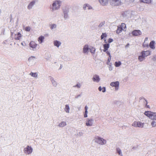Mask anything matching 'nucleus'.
I'll return each instance as SVG.
<instances>
[{"label": "nucleus", "mask_w": 156, "mask_h": 156, "mask_svg": "<svg viewBox=\"0 0 156 156\" xmlns=\"http://www.w3.org/2000/svg\"><path fill=\"white\" fill-rule=\"evenodd\" d=\"M62 3V2L60 0H55L53 1L50 7L51 12H53L58 10L61 7Z\"/></svg>", "instance_id": "1"}, {"label": "nucleus", "mask_w": 156, "mask_h": 156, "mask_svg": "<svg viewBox=\"0 0 156 156\" xmlns=\"http://www.w3.org/2000/svg\"><path fill=\"white\" fill-rule=\"evenodd\" d=\"M89 51L92 54H94L96 51V49L93 47L90 46L88 44L84 45L83 47V53L84 54H88Z\"/></svg>", "instance_id": "2"}, {"label": "nucleus", "mask_w": 156, "mask_h": 156, "mask_svg": "<svg viewBox=\"0 0 156 156\" xmlns=\"http://www.w3.org/2000/svg\"><path fill=\"white\" fill-rule=\"evenodd\" d=\"M151 51L148 50L146 51H142L140 53V55L139 56L138 59L140 62L143 61L146 57L151 55Z\"/></svg>", "instance_id": "3"}, {"label": "nucleus", "mask_w": 156, "mask_h": 156, "mask_svg": "<svg viewBox=\"0 0 156 156\" xmlns=\"http://www.w3.org/2000/svg\"><path fill=\"white\" fill-rule=\"evenodd\" d=\"M144 114L150 119L156 121V112L147 111L145 112Z\"/></svg>", "instance_id": "4"}, {"label": "nucleus", "mask_w": 156, "mask_h": 156, "mask_svg": "<svg viewBox=\"0 0 156 156\" xmlns=\"http://www.w3.org/2000/svg\"><path fill=\"white\" fill-rule=\"evenodd\" d=\"M33 151L34 149L32 147L29 145H27L23 150L24 153L27 155L31 154L33 153Z\"/></svg>", "instance_id": "5"}, {"label": "nucleus", "mask_w": 156, "mask_h": 156, "mask_svg": "<svg viewBox=\"0 0 156 156\" xmlns=\"http://www.w3.org/2000/svg\"><path fill=\"white\" fill-rule=\"evenodd\" d=\"M94 141L96 143L102 145H105L106 144V140L98 136L95 137Z\"/></svg>", "instance_id": "6"}, {"label": "nucleus", "mask_w": 156, "mask_h": 156, "mask_svg": "<svg viewBox=\"0 0 156 156\" xmlns=\"http://www.w3.org/2000/svg\"><path fill=\"white\" fill-rule=\"evenodd\" d=\"M145 125L144 122H142L140 121H134L132 124V126L135 127L143 128Z\"/></svg>", "instance_id": "7"}, {"label": "nucleus", "mask_w": 156, "mask_h": 156, "mask_svg": "<svg viewBox=\"0 0 156 156\" xmlns=\"http://www.w3.org/2000/svg\"><path fill=\"white\" fill-rule=\"evenodd\" d=\"M85 124L87 126L90 127L94 125V120L92 118H87L86 119Z\"/></svg>", "instance_id": "8"}, {"label": "nucleus", "mask_w": 156, "mask_h": 156, "mask_svg": "<svg viewBox=\"0 0 156 156\" xmlns=\"http://www.w3.org/2000/svg\"><path fill=\"white\" fill-rule=\"evenodd\" d=\"M110 2L111 5L113 6L119 5L122 4L121 0H110Z\"/></svg>", "instance_id": "9"}, {"label": "nucleus", "mask_w": 156, "mask_h": 156, "mask_svg": "<svg viewBox=\"0 0 156 156\" xmlns=\"http://www.w3.org/2000/svg\"><path fill=\"white\" fill-rule=\"evenodd\" d=\"M119 82L118 81L113 82L110 83V85L112 87H115V90H118L119 89Z\"/></svg>", "instance_id": "10"}, {"label": "nucleus", "mask_w": 156, "mask_h": 156, "mask_svg": "<svg viewBox=\"0 0 156 156\" xmlns=\"http://www.w3.org/2000/svg\"><path fill=\"white\" fill-rule=\"evenodd\" d=\"M35 58L33 56L29 57L28 58L29 64L30 65H33L35 63Z\"/></svg>", "instance_id": "11"}, {"label": "nucleus", "mask_w": 156, "mask_h": 156, "mask_svg": "<svg viewBox=\"0 0 156 156\" xmlns=\"http://www.w3.org/2000/svg\"><path fill=\"white\" fill-rule=\"evenodd\" d=\"M134 36H138L142 34L141 32L139 30H134L131 33Z\"/></svg>", "instance_id": "12"}, {"label": "nucleus", "mask_w": 156, "mask_h": 156, "mask_svg": "<svg viewBox=\"0 0 156 156\" xmlns=\"http://www.w3.org/2000/svg\"><path fill=\"white\" fill-rule=\"evenodd\" d=\"M37 2V0H33L30 2L27 6V8L28 9H31L35 3Z\"/></svg>", "instance_id": "13"}, {"label": "nucleus", "mask_w": 156, "mask_h": 156, "mask_svg": "<svg viewBox=\"0 0 156 156\" xmlns=\"http://www.w3.org/2000/svg\"><path fill=\"white\" fill-rule=\"evenodd\" d=\"M53 44L55 46L59 48L61 46L62 43L60 41L56 40L53 41Z\"/></svg>", "instance_id": "14"}, {"label": "nucleus", "mask_w": 156, "mask_h": 156, "mask_svg": "<svg viewBox=\"0 0 156 156\" xmlns=\"http://www.w3.org/2000/svg\"><path fill=\"white\" fill-rule=\"evenodd\" d=\"M98 1L101 5L105 6L108 5L109 0H98Z\"/></svg>", "instance_id": "15"}, {"label": "nucleus", "mask_w": 156, "mask_h": 156, "mask_svg": "<svg viewBox=\"0 0 156 156\" xmlns=\"http://www.w3.org/2000/svg\"><path fill=\"white\" fill-rule=\"evenodd\" d=\"M92 80L93 81L98 83L100 81V78L99 76L95 75L93 76Z\"/></svg>", "instance_id": "16"}, {"label": "nucleus", "mask_w": 156, "mask_h": 156, "mask_svg": "<svg viewBox=\"0 0 156 156\" xmlns=\"http://www.w3.org/2000/svg\"><path fill=\"white\" fill-rule=\"evenodd\" d=\"M50 79L53 86L54 87H56L58 85V83L55 80L54 78L52 77H51Z\"/></svg>", "instance_id": "17"}, {"label": "nucleus", "mask_w": 156, "mask_h": 156, "mask_svg": "<svg viewBox=\"0 0 156 156\" xmlns=\"http://www.w3.org/2000/svg\"><path fill=\"white\" fill-rule=\"evenodd\" d=\"M29 45L30 47L32 48L33 50H34V49H35L37 46V44L33 41L30 42Z\"/></svg>", "instance_id": "18"}, {"label": "nucleus", "mask_w": 156, "mask_h": 156, "mask_svg": "<svg viewBox=\"0 0 156 156\" xmlns=\"http://www.w3.org/2000/svg\"><path fill=\"white\" fill-rule=\"evenodd\" d=\"M22 37V35L20 32H18L14 35V38L16 40H20Z\"/></svg>", "instance_id": "19"}, {"label": "nucleus", "mask_w": 156, "mask_h": 156, "mask_svg": "<svg viewBox=\"0 0 156 156\" xmlns=\"http://www.w3.org/2000/svg\"><path fill=\"white\" fill-rule=\"evenodd\" d=\"M66 125L67 123L66 122L62 121L58 125V127L59 128H63Z\"/></svg>", "instance_id": "20"}, {"label": "nucleus", "mask_w": 156, "mask_h": 156, "mask_svg": "<svg viewBox=\"0 0 156 156\" xmlns=\"http://www.w3.org/2000/svg\"><path fill=\"white\" fill-rule=\"evenodd\" d=\"M83 8L85 10H90L92 9V7L89 4H86L83 5Z\"/></svg>", "instance_id": "21"}, {"label": "nucleus", "mask_w": 156, "mask_h": 156, "mask_svg": "<svg viewBox=\"0 0 156 156\" xmlns=\"http://www.w3.org/2000/svg\"><path fill=\"white\" fill-rule=\"evenodd\" d=\"M88 107L87 106H86L84 108L85 112L83 115L84 117L85 118H86L88 117Z\"/></svg>", "instance_id": "22"}, {"label": "nucleus", "mask_w": 156, "mask_h": 156, "mask_svg": "<svg viewBox=\"0 0 156 156\" xmlns=\"http://www.w3.org/2000/svg\"><path fill=\"white\" fill-rule=\"evenodd\" d=\"M70 107L68 105H65L64 110L67 113H69L70 112Z\"/></svg>", "instance_id": "23"}, {"label": "nucleus", "mask_w": 156, "mask_h": 156, "mask_svg": "<svg viewBox=\"0 0 156 156\" xmlns=\"http://www.w3.org/2000/svg\"><path fill=\"white\" fill-rule=\"evenodd\" d=\"M109 46L110 44H104L103 45V47L104 48L103 51L104 52H106V51L108 50V49L109 48Z\"/></svg>", "instance_id": "24"}, {"label": "nucleus", "mask_w": 156, "mask_h": 156, "mask_svg": "<svg viewBox=\"0 0 156 156\" xmlns=\"http://www.w3.org/2000/svg\"><path fill=\"white\" fill-rule=\"evenodd\" d=\"M63 16L65 20L69 18L68 12L66 11H64L63 12Z\"/></svg>", "instance_id": "25"}, {"label": "nucleus", "mask_w": 156, "mask_h": 156, "mask_svg": "<svg viewBox=\"0 0 156 156\" xmlns=\"http://www.w3.org/2000/svg\"><path fill=\"white\" fill-rule=\"evenodd\" d=\"M155 42L154 41H152L150 42L149 44V46L151 48L153 49H154L155 48Z\"/></svg>", "instance_id": "26"}, {"label": "nucleus", "mask_w": 156, "mask_h": 156, "mask_svg": "<svg viewBox=\"0 0 156 156\" xmlns=\"http://www.w3.org/2000/svg\"><path fill=\"white\" fill-rule=\"evenodd\" d=\"M44 39V37L43 36H40L38 38V41L39 44L42 43Z\"/></svg>", "instance_id": "27"}, {"label": "nucleus", "mask_w": 156, "mask_h": 156, "mask_svg": "<svg viewBox=\"0 0 156 156\" xmlns=\"http://www.w3.org/2000/svg\"><path fill=\"white\" fill-rule=\"evenodd\" d=\"M31 76L34 78H37L38 76V74L36 73H33L31 72L29 74Z\"/></svg>", "instance_id": "28"}, {"label": "nucleus", "mask_w": 156, "mask_h": 156, "mask_svg": "<svg viewBox=\"0 0 156 156\" xmlns=\"http://www.w3.org/2000/svg\"><path fill=\"white\" fill-rule=\"evenodd\" d=\"M98 90L99 91H102V92L104 93L106 91V88L105 87H101L100 86L98 87Z\"/></svg>", "instance_id": "29"}, {"label": "nucleus", "mask_w": 156, "mask_h": 156, "mask_svg": "<svg viewBox=\"0 0 156 156\" xmlns=\"http://www.w3.org/2000/svg\"><path fill=\"white\" fill-rule=\"evenodd\" d=\"M116 151L119 155L120 156H122V154L121 150L119 148L116 149Z\"/></svg>", "instance_id": "30"}, {"label": "nucleus", "mask_w": 156, "mask_h": 156, "mask_svg": "<svg viewBox=\"0 0 156 156\" xmlns=\"http://www.w3.org/2000/svg\"><path fill=\"white\" fill-rule=\"evenodd\" d=\"M50 27L51 30H54L56 28L57 25L55 24H51L50 25Z\"/></svg>", "instance_id": "31"}, {"label": "nucleus", "mask_w": 156, "mask_h": 156, "mask_svg": "<svg viewBox=\"0 0 156 156\" xmlns=\"http://www.w3.org/2000/svg\"><path fill=\"white\" fill-rule=\"evenodd\" d=\"M151 125L153 127H155L156 126V121L153 120L151 123Z\"/></svg>", "instance_id": "32"}, {"label": "nucleus", "mask_w": 156, "mask_h": 156, "mask_svg": "<svg viewBox=\"0 0 156 156\" xmlns=\"http://www.w3.org/2000/svg\"><path fill=\"white\" fill-rule=\"evenodd\" d=\"M122 64V63L121 62L119 61L118 62H116L115 63V66L116 67L119 66Z\"/></svg>", "instance_id": "33"}, {"label": "nucleus", "mask_w": 156, "mask_h": 156, "mask_svg": "<svg viewBox=\"0 0 156 156\" xmlns=\"http://www.w3.org/2000/svg\"><path fill=\"white\" fill-rule=\"evenodd\" d=\"M123 30L122 28H121L120 27H118V29L117 30H116V33L117 34H119L120 33H121L122 30Z\"/></svg>", "instance_id": "34"}, {"label": "nucleus", "mask_w": 156, "mask_h": 156, "mask_svg": "<svg viewBox=\"0 0 156 156\" xmlns=\"http://www.w3.org/2000/svg\"><path fill=\"white\" fill-rule=\"evenodd\" d=\"M120 27L122 28L123 30H124L126 28V26L124 23H122Z\"/></svg>", "instance_id": "35"}, {"label": "nucleus", "mask_w": 156, "mask_h": 156, "mask_svg": "<svg viewBox=\"0 0 156 156\" xmlns=\"http://www.w3.org/2000/svg\"><path fill=\"white\" fill-rule=\"evenodd\" d=\"M107 35L105 33H103L101 36V39H102L107 37Z\"/></svg>", "instance_id": "36"}, {"label": "nucleus", "mask_w": 156, "mask_h": 156, "mask_svg": "<svg viewBox=\"0 0 156 156\" xmlns=\"http://www.w3.org/2000/svg\"><path fill=\"white\" fill-rule=\"evenodd\" d=\"M31 28L30 27H26L24 28V30L26 31L29 32L30 31Z\"/></svg>", "instance_id": "37"}, {"label": "nucleus", "mask_w": 156, "mask_h": 156, "mask_svg": "<svg viewBox=\"0 0 156 156\" xmlns=\"http://www.w3.org/2000/svg\"><path fill=\"white\" fill-rule=\"evenodd\" d=\"M142 2L147 3H149L151 2V0H141Z\"/></svg>", "instance_id": "38"}, {"label": "nucleus", "mask_w": 156, "mask_h": 156, "mask_svg": "<svg viewBox=\"0 0 156 156\" xmlns=\"http://www.w3.org/2000/svg\"><path fill=\"white\" fill-rule=\"evenodd\" d=\"M81 86V85L80 84L77 83L76 85L73 86V87H77L78 88H79Z\"/></svg>", "instance_id": "39"}, {"label": "nucleus", "mask_w": 156, "mask_h": 156, "mask_svg": "<svg viewBox=\"0 0 156 156\" xmlns=\"http://www.w3.org/2000/svg\"><path fill=\"white\" fill-rule=\"evenodd\" d=\"M143 45L144 47H148V43L145 42H144Z\"/></svg>", "instance_id": "40"}, {"label": "nucleus", "mask_w": 156, "mask_h": 156, "mask_svg": "<svg viewBox=\"0 0 156 156\" xmlns=\"http://www.w3.org/2000/svg\"><path fill=\"white\" fill-rule=\"evenodd\" d=\"M5 28H3L2 30V31L1 32V35H5Z\"/></svg>", "instance_id": "41"}, {"label": "nucleus", "mask_w": 156, "mask_h": 156, "mask_svg": "<svg viewBox=\"0 0 156 156\" xmlns=\"http://www.w3.org/2000/svg\"><path fill=\"white\" fill-rule=\"evenodd\" d=\"M111 59V57H109L108 59V61L107 62V64L108 65H110V64H111L110 63V60Z\"/></svg>", "instance_id": "42"}, {"label": "nucleus", "mask_w": 156, "mask_h": 156, "mask_svg": "<svg viewBox=\"0 0 156 156\" xmlns=\"http://www.w3.org/2000/svg\"><path fill=\"white\" fill-rule=\"evenodd\" d=\"M109 56V57H111V55H110V53L109 52L107 51L105 52Z\"/></svg>", "instance_id": "43"}, {"label": "nucleus", "mask_w": 156, "mask_h": 156, "mask_svg": "<svg viewBox=\"0 0 156 156\" xmlns=\"http://www.w3.org/2000/svg\"><path fill=\"white\" fill-rule=\"evenodd\" d=\"M109 69L110 71H111L112 70V67L111 66V64L109 65Z\"/></svg>", "instance_id": "44"}, {"label": "nucleus", "mask_w": 156, "mask_h": 156, "mask_svg": "<svg viewBox=\"0 0 156 156\" xmlns=\"http://www.w3.org/2000/svg\"><path fill=\"white\" fill-rule=\"evenodd\" d=\"M113 41V40L111 38H109L108 40V42L109 43H111Z\"/></svg>", "instance_id": "45"}, {"label": "nucleus", "mask_w": 156, "mask_h": 156, "mask_svg": "<svg viewBox=\"0 0 156 156\" xmlns=\"http://www.w3.org/2000/svg\"><path fill=\"white\" fill-rule=\"evenodd\" d=\"M143 101L144 102L146 105H147V101L145 99H143Z\"/></svg>", "instance_id": "46"}, {"label": "nucleus", "mask_w": 156, "mask_h": 156, "mask_svg": "<svg viewBox=\"0 0 156 156\" xmlns=\"http://www.w3.org/2000/svg\"><path fill=\"white\" fill-rule=\"evenodd\" d=\"M78 134L80 136H82L83 135V133L82 132H79Z\"/></svg>", "instance_id": "47"}, {"label": "nucleus", "mask_w": 156, "mask_h": 156, "mask_svg": "<svg viewBox=\"0 0 156 156\" xmlns=\"http://www.w3.org/2000/svg\"><path fill=\"white\" fill-rule=\"evenodd\" d=\"M21 44L22 45L24 46L26 45V44L25 42H22L21 43Z\"/></svg>", "instance_id": "48"}, {"label": "nucleus", "mask_w": 156, "mask_h": 156, "mask_svg": "<svg viewBox=\"0 0 156 156\" xmlns=\"http://www.w3.org/2000/svg\"><path fill=\"white\" fill-rule=\"evenodd\" d=\"M148 39V38L147 37H146L145 38L144 42H146V41H147Z\"/></svg>", "instance_id": "49"}, {"label": "nucleus", "mask_w": 156, "mask_h": 156, "mask_svg": "<svg viewBox=\"0 0 156 156\" xmlns=\"http://www.w3.org/2000/svg\"><path fill=\"white\" fill-rule=\"evenodd\" d=\"M134 1V0H130L129 1V3L133 2Z\"/></svg>", "instance_id": "50"}, {"label": "nucleus", "mask_w": 156, "mask_h": 156, "mask_svg": "<svg viewBox=\"0 0 156 156\" xmlns=\"http://www.w3.org/2000/svg\"><path fill=\"white\" fill-rule=\"evenodd\" d=\"M62 69V66H61H61H60V68H59V69Z\"/></svg>", "instance_id": "51"}, {"label": "nucleus", "mask_w": 156, "mask_h": 156, "mask_svg": "<svg viewBox=\"0 0 156 156\" xmlns=\"http://www.w3.org/2000/svg\"><path fill=\"white\" fill-rule=\"evenodd\" d=\"M106 41V40H105V41Z\"/></svg>", "instance_id": "52"}]
</instances>
